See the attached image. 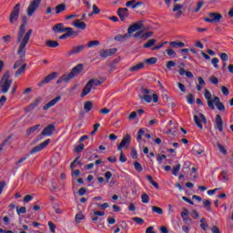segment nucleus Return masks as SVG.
I'll return each instance as SVG.
<instances>
[{"mask_svg": "<svg viewBox=\"0 0 233 233\" xmlns=\"http://www.w3.org/2000/svg\"><path fill=\"white\" fill-rule=\"evenodd\" d=\"M101 10L99 9V7H97L96 5H93V14L97 15L100 14Z\"/></svg>", "mask_w": 233, "mask_h": 233, "instance_id": "obj_64", "label": "nucleus"}, {"mask_svg": "<svg viewBox=\"0 0 233 233\" xmlns=\"http://www.w3.org/2000/svg\"><path fill=\"white\" fill-rule=\"evenodd\" d=\"M166 66L167 70H172V67L176 66V62H174V60L167 61Z\"/></svg>", "mask_w": 233, "mask_h": 233, "instance_id": "obj_47", "label": "nucleus"}, {"mask_svg": "<svg viewBox=\"0 0 233 233\" xmlns=\"http://www.w3.org/2000/svg\"><path fill=\"white\" fill-rule=\"evenodd\" d=\"M180 216L186 225H192V218L188 217V209L183 208V212L180 213Z\"/></svg>", "mask_w": 233, "mask_h": 233, "instance_id": "obj_18", "label": "nucleus"}, {"mask_svg": "<svg viewBox=\"0 0 233 233\" xmlns=\"http://www.w3.org/2000/svg\"><path fill=\"white\" fill-rule=\"evenodd\" d=\"M70 30H74L72 27H65L64 23L56 24L53 26V32L55 34H65V32H68Z\"/></svg>", "mask_w": 233, "mask_h": 233, "instance_id": "obj_10", "label": "nucleus"}, {"mask_svg": "<svg viewBox=\"0 0 233 233\" xmlns=\"http://www.w3.org/2000/svg\"><path fill=\"white\" fill-rule=\"evenodd\" d=\"M10 139H12V135H10L7 139L4 140V142L1 144V147L0 150H2L4 148V147H6V145H8V143H10Z\"/></svg>", "mask_w": 233, "mask_h": 233, "instance_id": "obj_53", "label": "nucleus"}, {"mask_svg": "<svg viewBox=\"0 0 233 233\" xmlns=\"http://www.w3.org/2000/svg\"><path fill=\"white\" fill-rule=\"evenodd\" d=\"M143 136H145V137H147V139H152V135L148 133L145 134V129L140 128L137 135V141H138V143H140V141L143 139Z\"/></svg>", "mask_w": 233, "mask_h": 233, "instance_id": "obj_23", "label": "nucleus"}, {"mask_svg": "<svg viewBox=\"0 0 233 233\" xmlns=\"http://www.w3.org/2000/svg\"><path fill=\"white\" fill-rule=\"evenodd\" d=\"M143 28H145V24H143L142 20L136 22L127 28V34H134V32L143 30Z\"/></svg>", "mask_w": 233, "mask_h": 233, "instance_id": "obj_11", "label": "nucleus"}, {"mask_svg": "<svg viewBox=\"0 0 233 233\" xmlns=\"http://www.w3.org/2000/svg\"><path fill=\"white\" fill-rule=\"evenodd\" d=\"M59 101H61V96L55 97L43 106V110H48L49 108H52V106H56V103H59Z\"/></svg>", "mask_w": 233, "mask_h": 233, "instance_id": "obj_21", "label": "nucleus"}, {"mask_svg": "<svg viewBox=\"0 0 233 233\" xmlns=\"http://www.w3.org/2000/svg\"><path fill=\"white\" fill-rule=\"evenodd\" d=\"M152 211L155 212L156 214H158L159 216H161L163 214V208H161L157 206H153Z\"/></svg>", "mask_w": 233, "mask_h": 233, "instance_id": "obj_41", "label": "nucleus"}, {"mask_svg": "<svg viewBox=\"0 0 233 233\" xmlns=\"http://www.w3.org/2000/svg\"><path fill=\"white\" fill-rule=\"evenodd\" d=\"M169 45H170L173 48H177V46H178L179 48H183V46H185V43H183V42H177V41L170 42Z\"/></svg>", "mask_w": 233, "mask_h": 233, "instance_id": "obj_34", "label": "nucleus"}, {"mask_svg": "<svg viewBox=\"0 0 233 233\" xmlns=\"http://www.w3.org/2000/svg\"><path fill=\"white\" fill-rule=\"evenodd\" d=\"M179 170H181V165L177 164L175 167H173V169H172L173 176H177V174L179 173Z\"/></svg>", "mask_w": 233, "mask_h": 233, "instance_id": "obj_39", "label": "nucleus"}, {"mask_svg": "<svg viewBox=\"0 0 233 233\" xmlns=\"http://www.w3.org/2000/svg\"><path fill=\"white\" fill-rule=\"evenodd\" d=\"M55 10H56V14L57 15L61 14V12H65L66 10V4L65 3L59 4L55 7Z\"/></svg>", "mask_w": 233, "mask_h": 233, "instance_id": "obj_29", "label": "nucleus"}, {"mask_svg": "<svg viewBox=\"0 0 233 233\" xmlns=\"http://www.w3.org/2000/svg\"><path fill=\"white\" fill-rule=\"evenodd\" d=\"M215 106L218 108L219 112H225L226 110L225 105L223 104V102L217 103Z\"/></svg>", "mask_w": 233, "mask_h": 233, "instance_id": "obj_43", "label": "nucleus"}, {"mask_svg": "<svg viewBox=\"0 0 233 233\" xmlns=\"http://www.w3.org/2000/svg\"><path fill=\"white\" fill-rule=\"evenodd\" d=\"M48 227H49V229L52 233H56V228H57V227L56 226V224H54V222L49 221L48 222Z\"/></svg>", "mask_w": 233, "mask_h": 233, "instance_id": "obj_52", "label": "nucleus"}, {"mask_svg": "<svg viewBox=\"0 0 233 233\" xmlns=\"http://www.w3.org/2000/svg\"><path fill=\"white\" fill-rule=\"evenodd\" d=\"M79 35V32L74 31L71 29L69 31H66V34L59 36V39H66L67 37H77Z\"/></svg>", "mask_w": 233, "mask_h": 233, "instance_id": "obj_20", "label": "nucleus"}, {"mask_svg": "<svg viewBox=\"0 0 233 233\" xmlns=\"http://www.w3.org/2000/svg\"><path fill=\"white\" fill-rule=\"evenodd\" d=\"M39 5H41V0H32L27 7V15L32 17L35 12L39 8Z\"/></svg>", "mask_w": 233, "mask_h": 233, "instance_id": "obj_7", "label": "nucleus"}, {"mask_svg": "<svg viewBox=\"0 0 233 233\" xmlns=\"http://www.w3.org/2000/svg\"><path fill=\"white\" fill-rule=\"evenodd\" d=\"M23 61H25V56L22 58L21 55H20V60L16 61L13 66V68L15 70L17 68H19V66H21V65H23Z\"/></svg>", "mask_w": 233, "mask_h": 233, "instance_id": "obj_42", "label": "nucleus"}, {"mask_svg": "<svg viewBox=\"0 0 233 233\" xmlns=\"http://www.w3.org/2000/svg\"><path fill=\"white\" fill-rule=\"evenodd\" d=\"M26 70V64H23L20 68L17 69V71L15 74V77H19L21 74H23Z\"/></svg>", "mask_w": 233, "mask_h": 233, "instance_id": "obj_32", "label": "nucleus"}, {"mask_svg": "<svg viewBox=\"0 0 233 233\" xmlns=\"http://www.w3.org/2000/svg\"><path fill=\"white\" fill-rule=\"evenodd\" d=\"M166 52L170 57H177V53H176V51L173 49H167Z\"/></svg>", "mask_w": 233, "mask_h": 233, "instance_id": "obj_48", "label": "nucleus"}, {"mask_svg": "<svg viewBox=\"0 0 233 233\" xmlns=\"http://www.w3.org/2000/svg\"><path fill=\"white\" fill-rule=\"evenodd\" d=\"M181 8H183V5L179 4H175L173 6V12H179L181 11Z\"/></svg>", "mask_w": 233, "mask_h": 233, "instance_id": "obj_60", "label": "nucleus"}, {"mask_svg": "<svg viewBox=\"0 0 233 233\" xmlns=\"http://www.w3.org/2000/svg\"><path fill=\"white\" fill-rule=\"evenodd\" d=\"M21 12V4H16L9 15V22L11 25H15L19 20V13Z\"/></svg>", "mask_w": 233, "mask_h": 233, "instance_id": "obj_4", "label": "nucleus"}, {"mask_svg": "<svg viewBox=\"0 0 233 233\" xmlns=\"http://www.w3.org/2000/svg\"><path fill=\"white\" fill-rule=\"evenodd\" d=\"M221 92L224 96H228L230 94V91H228V88L225 86H221Z\"/></svg>", "mask_w": 233, "mask_h": 233, "instance_id": "obj_59", "label": "nucleus"}, {"mask_svg": "<svg viewBox=\"0 0 233 233\" xmlns=\"http://www.w3.org/2000/svg\"><path fill=\"white\" fill-rule=\"evenodd\" d=\"M12 86V79H10V72L6 71L0 81V94H7Z\"/></svg>", "mask_w": 233, "mask_h": 233, "instance_id": "obj_3", "label": "nucleus"}, {"mask_svg": "<svg viewBox=\"0 0 233 233\" xmlns=\"http://www.w3.org/2000/svg\"><path fill=\"white\" fill-rule=\"evenodd\" d=\"M10 139H12V135H10L7 139L4 140V142L1 144V147L0 150H2L4 148V147H6V145H8V143H10Z\"/></svg>", "mask_w": 233, "mask_h": 233, "instance_id": "obj_54", "label": "nucleus"}, {"mask_svg": "<svg viewBox=\"0 0 233 233\" xmlns=\"http://www.w3.org/2000/svg\"><path fill=\"white\" fill-rule=\"evenodd\" d=\"M178 74H179V76H186L189 79L194 78V74H192V72H190V71L185 70V68H183V67H180L178 69Z\"/></svg>", "mask_w": 233, "mask_h": 233, "instance_id": "obj_27", "label": "nucleus"}, {"mask_svg": "<svg viewBox=\"0 0 233 233\" xmlns=\"http://www.w3.org/2000/svg\"><path fill=\"white\" fill-rule=\"evenodd\" d=\"M152 35H154V32L149 31L145 33V30L141 29L135 33L133 37H135V39H148V37H152Z\"/></svg>", "mask_w": 233, "mask_h": 233, "instance_id": "obj_12", "label": "nucleus"}, {"mask_svg": "<svg viewBox=\"0 0 233 233\" xmlns=\"http://www.w3.org/2000/svg\"><path fill=\"white\" fill-rule=\"evenodd\" d=\"M54 79H57V72H53L46 76L41 82L37 84V86L41 87L44 85H48L50 81H54Z\"/></svg>", "mask_w": 233, "mask_h": 233, "instance_id": "obj_13", "label": "nucleus"}, {"mask_svg": "<svg viewBox=\"0 0 233 233\" xmlns=\"http://www.w3.org/2000/svg\"><path fill=\"white\" fill-rule=\"evenodd\" d=\"M204 97L208 101V108H210V110H215L216 106H214V101H212V93H210V91H208V89H205Z\"/></svg>", "mask_w": 233, "mask_h": 233, "instance_id": "obj_15", "label": "nucleus"}, {"mask_svg": "<svg viewBox=\"0 0 233 233\" xmlns=\"http://www.w3.org/2000/svg\"><path fill=\"white\" fill-rule=\"evenodd\" d=\"M219 56H220V59H222V61L224 62L228 61V55H227V53H221Z\"/></svg>", "mask_w": 233, "mask_h": 233, "instance_id": "obj_63", "label": "nucleus"}, {"mask_svg": "<svg viewBox=\"0 0 233 233\" xmlns=\"http://www.w3.org/2000/svg\"><path fill=\"white\" fill-rule=\"evenodd\" d=\"M132 221H134L135 223H137V225H143V223H145V219L138 218V217H135L132 218Z\"/></svg>", "mask_w": 233, "mask_h": 233, "instance_id": "obj_45", "label": "nucleus"}, {"mask_svg": "<svg viewBox=\"0 0 233 233\" xmlns=\"http://www.w3.org/2000/svg\"><path fill=\"white\" fill-rule=\"evenodd\" d=\"M92 108H94V103H92V101H86L84 104V110L88 113L90 112V110H92Z\"/></svg>", "mask_w": 233, "mask_h": 233, "instance_id": "obj_30", "label": "nucleus"}, {"mask_svg": "<svg viewBox=\"0 0 233 233\" xmlns=\"http://www.w3.org/2000/svg\"><path fill=\"white\" fill-rule=\"evenodd\" d=\"M134 167L137 170V172H143V166H141V163L135 161Z\"/></svg>", "mask_w": 233, "mask_h": 233, "instance_id": "obj_40", "label": "nucleus"}, {"mask_svg": "<svg viewBox=\"0 0 233 233\" xmlns=\"http://www.w3.org/2000/svg\"><path fill=\"white\" fill-rule=\"evenodd\" d=\"M25 32L26 25L25 24H22L17 34V42L20 43L17 54L18 56H21L22 59L26 56V45H28V41H30V37H32L34 30L29 29L26 33Z\"/></svg>", "mask_w": 233, "mask_h": 233, "instance_id": "obj_1", "label": "nucleus"}, {"mask_svg": "<svg viewBox=\"0 0 233 233\" xmlns=\"http://www.w3.org/2000/svg\"><path fill=\"white\" fill-rule=\"evenodd\" d=\"M82 219H85V215H83V213H79V214H76V215L75 220H76L77 223H81Z\"/></svg>", "mask_w": 233, "mask_h": 233, "instance_id": "obj_49", "label": "nucleus"}, {"mask_svg": "<svg viewBox=\"0 0 233 233\" xmlns=\"http://www.w3.org/2000/svg\"><path fill=\"white\" fill-rule=\"evenodd\" d=\"M211 63L215 68H219V65H218V63H219V58L218 57L213 58L211 60Z\"/></svg>", "mask_w": 233, "mask_h": 233, "instance_id": "obj_56", "label": "nucleus"}, {"mask_svg": "<svg viewBox=\"0 0 233 233\" xmlns=\"http://www.w3.org/2000/svg\"><path fill=\"white\" fill-rule=\"evenodd\" d=\"M209 81L211 82L212 85H218L219 83V79L216 76H211L209 78Z\"/></svg>", "mask_w": 233, "mask_h": 233, "instance_id": "obj_61", "label": "nucleus"}, {"mask_svg": "<svg viewBox=\"0 0 233 233\" xmlns=\"http://www.w3.org/2000/svg\"><path fill=\"white\" fill-rule=\"evenodd\" d=\"M145 68V63L140 62L129 68V72H139V70H143Z\"/></svg>", "mask_w": 233, "mask_h": 233, "instance_id": "obj_26", "label": "nucleus"}, {"mask_svg": "<svg viewBox=\"0 0 233 233\" xmlns=\"http://www.w3.org/2000/svg\"><path fill=\"white\" fill-rule=\"evenodd\" d=\"M85 48H86V45L73 46L72 49L67 53V56L70 57V56H76L77 54H81Z\"/></svg>", "mask_w": 233, "mask_h": 233, "instance_id": "obj_16", "label": "nucleus"}, {"mask_svg": "<svg viewBox=\"0 0 233 233\" xmlns=\"http://www.w3.org/2000/svg\"><path fill=\"white\" fill-rule=\"evenodd\" d=\"M100 43L98 40H92L87 43L88 48H94V46H99Z\"/></svg>", "mask_w": 233, "mask_h": 233, "instance_id": "obj_38", "label": "nucleus"}, {"mask_svg": "<svg viewBox=\"0 0 233 233\" xmlns=\"http://www.w3.org/2000/svg\"><path fill=\"white\" fill-rule=\"evenodd\" d=\"M217 147H218L219 152L221 154H223V156H227V149L225 148V147L223 145L218 143V144H217Z\"/></svg>", "mask_w": 233, "mask_h": 233, "instance_id": "obj_44", "label": "nucleus"}, {"mask_svg": "<svg viewBox=\"0 0 233 233\" xmlns=\"http://www.w3.org/2000/svg\"><path fill=\"white\" fill-rule=\"evenodd\" d=\"M144 63H147V65H156L157 63V58L156 57H150L144 60Z\"/></svg>", "mask_w": 233, "mask_h": 233, "instance_id": "obj_37", "label": "nucleus"}, {"mask_svg": "<svg viewBox=\"0 0 233 233\" xmlns=\"http://www.w3.org/2000/svg\"><path fill=\"white\" fill-rule=\"evenodd\" d=\"M141 198H142V203L147 204L150 202V197L147 193L142 194Z\"/></svg>", "mask_w": 233, "mask_h": 233, "instance_id": "obj_46", "label": "nucleus"}, {"mask_svg": "<svg viewBox=\"0 0 233 233\" xmlns=\"http://www.w3.org/2000/svg\"><path fill=\"white\" fill-rule=\"evenodd\" d=\"M215 123L217 125L218 130H219L220 132H223V118L221 117V115L216 116Z\"/></svg>", "mask_w": 233, "mask_h": 233, "instance_id": "obj_24", "label": "nucleus"}, {"mask_svg": "<svg viewBox=\"0 0 233 233\" xmlns=\"http://www.w3.org/2000/svg\"><path fill=\"white\" fill-rule=\"evenodd\" d=\"M117 15L120 18V21H125L128 15H130V13L128 12V8L127 7H120L117 10Z\"/></svg>", "mask_w": 233, "mask_h": 233, "instance_id": "obj_17", "label": "nucleus"}, {"mask_svg": "<svg viewBox=\"0 0 233 233\" xmlns=\"http://www.w3.org/2000/svg\"><path fill=\"white\" fill-rule=\"evenodd\" d=\"M156 43H157L156 39H150L146 44H144L143 48H151V46H154Z\"/></svg>", "mask_w": 233, "mask_h": 233, "instance_id": "obj_36", "label": "nucleus"}, {"mask_svg": "<svg viewBox=\"0 0 233 233\" xmlns=\"http://www.w3.org/2000/svg\"><path fill=\"white\" fill-rule=\"evenodd\" d=\"M73 26H76V28H78L79 30H86V24L85 22H81L79 19L73 22Z\"/></svg>", "mask_w": 233, "mask_h": 233, "instance_id": "obj_25", "label": "nucleus"}, {"mask_svg": "<svg viewBox=\"0 0 233 233\" xmlns=\"http://www.w3.org/2000/svg\"><path fill=\"white\" fill-rule=\"evenodd\" d=\"M56 132V125L49 124L47 127H46L41 134L37 137V141H41L45 136H52Z\"/></svg>", "mask_w": 233, "mask_h": 233, "instance_id": "obj_6", "label": "nucleus"}, {"mask_svg": "<svg viewBox=\"0 0 233 233\" xmlns=\"http://www.w3.org/2000/svg\"><path fill=\"white\" fill-rule=\"evenodd\" d=\"M83 70V64H78L75 67L72 68L71 72L68 74L62 75L56 81V85L61 83H68V81H72L74 77H77L81 71Z\"/></svg>", "mask_w": 233, "mask_h": 233, "instance_id": "obj_2", "label": "nucleus"}, {"mask_svg": "<svg viewBox=\"0 0 233 233\" xmlns=\"http://www.w3.org/2000/svg\"><path fill=\"white\" fill-rule=\"evenodd\" d=\"M116 52H117V48L106 49L100 53V57L106 59V57H110L111 56H114Z\"/></svg>", "mask_w": 233, "mask_h": 233, "instance_id": "obj_19", "label": "nucleus"}, {"mask_svg": "<svg viewBox=\"0 0 233 233\" xmlns=\"http://www.w3.org/2000/svg\"><path fill=\"white\" fill-rule=\"evenodd\" d=\"M46 46L48 48H57V46H59V42L55 40H46Z\"/></svg>", "mask_w": 233, "mask_h": 233, "instance_id": "obj_28", "label": "nucleus"}, {"mask_svg": "<svg viewBox=\"0 0 233 233\" xmlns=\"http://www.w3.org/2000/svg\"><path fill=\"white\" fill-rule=\"evenodd\" d=\"M130 37V35L125 34V35H116L115 36V41H124L125 39H128Z\"/></svg>", "mask_w": 233, "mask_h": 233, "instance_id": "obj_33", "label": "nucleus"}, {"mask_svg": "<svg viewBox=\"0 0 233 233\" xmlns=\"http://www.w3.org/2000/svg\"><path fill=\"white\" fill-rule=\"evenodd\" d=\"M197 5H198V6L195 9V14H198V12H199L201 10V8L203 7V5H205V2L200 1Z\"/></svg>", "mask_w": 233, "mask_h": 233, "instance_id": "obj_57", "label": "nucleus"}, {"mask_svg": "<svg viewBox=\"0 0 233 233\" xmlns=\"http://www.w3.org/2000/svg\"><path fill=\"white\" fill-rule=\"evenodd\" d=\"M143 99L146 103H152V96L149 95H144Z\"/></svg>", "mask_w": 233, "mask_h": 233, "instance_id": "obj_62", "label": "nucleus"}, {"mask_svg": "<svg viewBox=\"0 0 233 233\" xmlns=\"http://www.w3.org/2000/svg\"><path fill=\"white\" fill-rule=\"evenodd\" d=\"M204 205V208H206V210H208V212L212 211V202L210 200H205L203 202Z\"/></svg>", "mask_w": 233, "mask_h": 233, "instance_id": "obj_35", "label": "nucleus"}, {"mask_svg": "<svg viewBox=\"0 0 233 233\" xmlns=\"http://www.w3.org/2000/svg\"><path fill=\"white\" fill-rule=\"evenodd\" d=\"M209 18L208 17H204V21L206 23H219L221 19H223V15L218 13H209Z\"/></svg>", "mask_w": 233, "mask_h": 233, "instance_id": "obj_9", "label": "nucleus"}, {"mask_svg": "<svg viewBox=\"0 0 233 233\" xmlns=\"http://www.w3.org/2000/svg\"><path fill=\"white\" fill-rule=\"evenodd\" d=\"M50 145V138H47L46 141L40 143L39 145L33 147L29 154L32 156L34 154H37V152H41V150L46 148Z\"/></svg>", "mask_w": 233, "mask_h": 233, "instance_id": "obj_8", "label": "nucleus"}, {"mask_svg": "<svg viewBox=\"0 0 233 233\" xmlns=\"http://www.w3.org/2000/svg\"><path fill=\"white\" fill-rule=\"evenodd\" d=\"M194 121H195V125H197V127H198V128H200V130L203 129V124L204 123L207 124V117H205V115L203 114H199V116H198V115H194Z\"/></svg>", "mask_w": 233, "mask_h": 233, "instance_id": "obj_14", "label": "nucleus"}, {"mask_svg": "<svg viewBox=\"0 0 233 233\" xmlns=\"http://www.w3.org/2000/svg\"><path fill=\"white\" fill-rule=\"evenodd\" d=\"M85 150V144H80L75 147V152L79 154V152H83Z\"/></svg>", "mask_w": 233, "mask_h": 233, "instance_id": "obj_51", "label": "nucleus"}, {"mask_svg": "<svg viewBox=\"0 0 233 233\" xmlns=\"http://www.w3.org/2000/svg\"><path fill=\"white\" fill-rule=\"evenodd\" d=\"M119 161L121 163H127V157L123 154V150L120 151Z\"/></svg>", "mask_w": 233, "mask_h": 233, "instance_id": "obj_58", "label": "nucleus"}, {"mask_svg": "<svg viewBox=\"0 0 233 233\" xmlns=\"http://www.w3.org/2000/svg\"><path fill=\"white\" fill-rule=\"evenodd\" d=\"M131 157L133 159H137V150L136 149V147L131 148Z\"/></svg>", "mask_w": 233, "mask_h": 233, "instance_id": "obj_55", "label": "nucleus"}, {"mask_svg": "<svg viewBox=\"0 0 233 233\" xmlns=\"http://www.w3.org/2000/svg\"><path fill=\"white\" fill-rule=\"evenodd\" d=\"M39 127H41V125H35L31 127H29L27 130H26V136H30L31 134H34V132L39 130Z\"/></svg>", "mask_w": 233, "mask_h": 233, "instance_id": "obj_31", "label": "nucleus"}, {"mask_svg": "<svg viewBox=\"0 0 233 233\" xmlns=\"http://www.w3.org/2000/svg\"><path fill=\"white\" fill-rule=\"evenodd\" d=\"M92 83L93 81H88L85 87L82 90V93L80 95L81 97H85L86 96H88V93L92 91Z\"/></svg>", "mask_w": 233, "mask_h": 233, "instance_id": "obj_22", "label": "nucleus"}, {"mask_svg": "<svg viewBox=\"0 0 233 233\" xmlns=\"http://www.w3.org/2000/svg\"><path fill=\"white\" fill-rule=\"evenodd\" d=\"M130 143H132V136H130V134L127 133L123 137L120 144L117 146V150L119 152H121V150H123V148H128L130 147Z\"/></svg>", "mask_w": 233, "mask_h": 233, "instance_id": "obj_5", "label": "nucleus"}, {"mask_svg": "<svg viewBox=\"0 0 233 233\" xmlns=\"http://www.w3.org/2000/svg\"><path fill=\"white\" fill-rule=\"evenodd\" d=\"M187 101L189 105H194V95L189 93L187 96Z\"/></svg>", "mask_w": 233, "mask_h": 233, "instance_id": "obj_50", "label": "nucleus"}]
</instances>
